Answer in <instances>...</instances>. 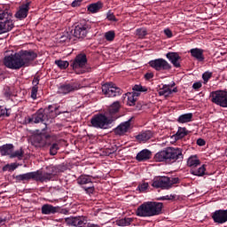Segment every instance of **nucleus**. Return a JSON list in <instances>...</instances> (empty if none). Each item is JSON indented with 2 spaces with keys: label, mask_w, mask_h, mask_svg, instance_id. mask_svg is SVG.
<instances>
[{
  "label": "nucleus",
  "mask_w": 227,
  "mask_h": 227,
  "mask_svg": "<svg viewBox=\"0 0 227 227\" xmlns=\"http://www.w3.org/2000/svg\"><path fill=\"white\" fill-rule=\"evenodd\" d=\"M131 95L136 98L139 97L141 95V93H139L137 91V92L133 91V92H131Z\"/></svg>",
  "instance_id": "nucleus-63"
},
{
  "label": "nucleus",
  "mask_w": 227,
  "mask_h": 227,
  "mask_svg": "<svg viewBox=\"0 0 227 227\" xmlns=\"http://www.w3.org/2000/svg\"><path fill=\"white\" fill-rule=\"evenodd\" d=\"M164 204L162 202L147 201L141 204L136 210L137 217H153L160 215Z\"/></svg>",
  "instance_id": "nucleus-3"
},
{
  "label": "nucleus",
  "mask_w": 227,
  "mask_h": 227,
  "mask_svg": "<svg viewBox=\"0 0 227 227\" xmlns=\"http://www.w3.org/2000/svg\"><path fill=\"white\" fill-rule=\"evenodd\" d=\"M121 108V105L120 104V101L114 102L108 108V113L112 116L111 118H114L113 116H114V114H117V113H120Z\"/></svg>",
  "instance_id": "nucleus-29"
},
{
  "label": "nucleus",
  "mask_w": 227,
  "mask_h": 227,
  "mask_svg": "<svg viewBox=\"0 0 227 227\" xmlns=\"http://www.w3.org/2000/svg\"><path fill=\"white\" fill-rule=\"evenodd\" d=\"M36 173L34 172H27L25 174H20L18 176H13L14 180L17 182V184H20V182H29L30 180L35 181Z\"/></svg>",
  "instance_id": "nucleus-17"
},
{
  "label": "nucleus",
  "mask_w": 227,
  "mask_h": 227,
  "mask_svg": "<svg viewBox=\"0 0 227 227\" xmlns=\"http://www.w3.org/2000/svg\"><path fill=\"white\" fill-rule=\"evenodd\" d=\"M197 145L198 146H205V145H207V142L203 138H199L197 140Z\"/></svg>",
  "instance_id": "nucleus-58"
},
{
  "label": "nucleus",
  "mask_w": 227,
  "mask_h": 227,
  "mask_svg": "<svg viewBox=\"0 0 227 227\" xmlns=\"http://www.w3.org/2000/svg\"><path fill=\"white\" fill-rule=\"evenodd\" d=\"M211 78H212V72L207 71L202 74L204 84H207Z\"/></svg>",
  "instance_id": "nucleus-45"
},
{
  "label": "nucleus",
  "mask_w": 227,
  "mask_h": 227,
  "mask_svg": "<svg viewBox=\"0 0 227 227\" xmlns=\"http://www.w3.org/2000/svg\"><path fill=\"white\" fill-rule=\"evenodd\" d=\"M145 79L146 81H150V79H153V73H146L145 74Z\"/></svg>",
  "instance_id": "nucleus-60"
},
{
  "label": "nucleus",
  "mask_w": 227,
  "mask_h": 227,
  "mask_svg": "<svg viewBox=\"0 0 227 227\" xmlns=\"http://www.w3.org/2000/svg\"><path fill=\"white\" fill-rule=\"evenodd\" d=\"M150 159H152V152L148 149L140 151L136 156L138 162H145V160H150Z\"/></svg>",
  "instance_id": "nucleus-21"
},
{
  "label": "nucleus",
  "mask_w": 227,
  "mask_h": 227,
  "mask_svg": "<svg viewBox=\"0 0 227 227\" xmlns=\"http://www.w3.org/2000/svg\"><path fill=\"white\" fill-rule=\"evenodd\" d=\"M66 223H67L69 226L86 227L88 225V217L86 216L69 217L66 219Z\"/></svg>",
  "instance_id": "nucleus-11"
},
{
  "label": "nucleus",
  "mask_w": 227,
  "mask_h": 227,
  "mask_svg": "<svg viewBox=\"0 0 227 227\" xmlns=\"http://www.w3.org/2000/svg\"><path fill=\"white\" fill-rule=\"evenodd\" d=\"M102 8H104V4L101 1H98L88 5V12L90 13H98Z\"/></svg>",
  "instance_id": "nucleus-26"
},
{
  "label": "nucleus",
  "mask_w": 227,
  "mask_h": 227,
  "mask_svg": "<svg viewBox=\"0 0 227 227\" xmlns=\"http://www.w3.org/2000/svg\"><path fill=\"white\" fill-rule=\"evenodd\" d=\"M82 189L85 191L88 196H91L92 194H95V186L93 184H90V186H82Z\"/></svg>",
  "instance_id": "nucleus-39"
},
{
  "label": "nucleus",
  "mask_w": 227,
  "mask_h": 227,
  "mask_svg": "<svg viewBox=\"0 0 227 227\" xmlns=\"http://www.w3.org/2000/svg\"><path fill=\"white\" fill-rule=\"evenodd\" d=\"M201 86H202L201 82H196L192 84L193 90H200Z\"/></svg>",
  "instance_id": "nucleus-59"
},
{
  "label": "nucleus",
  "mask_w": 227,
  "mask_h": 227,
  "mask_svg": "<svg viewBox=\"0 0 227 227\" xmlns=\"http://www.w3.org/2000/svg\"><path fill=\"white\" fill-rule=\"evenodd\" d=\"M31 5V2H27L20 6V9L15 13L16 19L19 20H24L27 17V13H29V6Z\"/></svg>",
  "instance_id": "nucleus-16"
},
{
  "label": "nucleus",
  "mask_w": 227,
  "mask_h": 227,
  "mask_svg": "<svg viewBox=\"0 0 227 227\" xmlns=\"http://www.w3.org/2000/svg\"><path fill=\"white\" fill-rule=\"evenodd\" d=\"M155 189H169V177L168 176H158L154 177L152 184Z\"/></svg>",
  "instance_id": "nucleus-12"
},
{
  "label": "nucleus",
  "mask_w": 227,
  "mask_h": 227,
  "mask_svg": "<svg viewBox=\"0 0 227 227\" xmlns=\"http://www.w3.org/2000/svg\"><path fill=\"white\" fill-rule=\"evenodd\" d=\"M44 136L45 135H37L34 137V143L35 146H40V147L45 146Z\"/></svg>",
  "instance_id": "nucleus-33"
},
{
  "label": "nucleus",
  "mask_w": 227,
  "mask_h": 227,
  "mask_svg": "<svg viewBox=\"0 0 227 227\" xmlns=\"http://www.w3.org/2000/svg\"><path fill=\"white\" fill-rule=\"evenodd\" d=\"M36 58L38 54L33 50H20L19 52L5 56L4 65L11 70H20L24 67H29Z\"/></svg>",
  "instance_id": "nucleus-1"
},
{
  "label": "nucleus",
  "mask_w": 227,
  "mask_h": 227,
  "mask_svg": "<svg viewBox=\"0 0 227 227\" xmlns=\"http://www.w3.org/2000/svg\"><path fill=\"white\" fill-rule=\"evenodd\" d=\"M166 58L168 59V60L170 61V63H172L175 68H180V67H182L179 62L180 59H182V57H180L178 52L169 51L166 54Z\"/></svg>",
  "instance_id": "nucleus-19"
},
{
  "label": "nucleus",
  "mask_w": 227,
  "mask_h": 227,
  "mask_svg": "<svg viewBox=\"0 0 227 227\" xmlns=\"http://www.w3.org/2000/svg\"><path fill=\"white\" fill-rule=\"evenodd\" d=\"M106 19L113 22H118V19H116V16H114V13L111 12V11L107 12Z\"/></svg>",
  "instance_id": "nucleus-49"
},
{
  "label": "nucleus",
  "mask_w": 227,
  "mask_h": 227,
  "mask_svg": "<svg viewBox=\"0 0 227 227\" xmlns=\"http://www.w3.org/2000/svg\"><path fill=\"white\" fill-rule=\"evenodd\" d=\"M41 210L43 215H51V214H56V212H58V207L51 204H44L43 205Z\"/></svg>",
  "instance_id": "nucleus-25"
},
{
  "label": "nucleus",
  "mask_w": 227,
  "mask_h": 227,
  "mask_svg": "<svg viewBox=\"0 0 227 227\" xmlns=\"http://www.w3.org/2000/svg\"><path fill=\"white\" fill-rule=\"evenodd\" d=\"M8 168L10 171H15V169H17V165H15V163H12L11 165H5L3 168V171H8Z\"/></svg>",
  "instance_id": "nucleus-50"
},
{
  "label": "nucleus",
  "mask_w": 227,
  "mask_h": 227,
  "mask_svg": "<svg viewBox=\"0 0 227 227\" xmlns=\"http://www.w3.org/2000/svg\"><path fill=\"white\" fill-rule=\"evenodd\" d=\"M212 219L216 224H224L227 223V209L215 210L212 214Z\"/></svg>",
  "instance_id": "nucleus-14"
},
{
  "label": "nucleus",
  "mask_w": 227,
  "mask_h": 227,
  "mask_svg": "<svg viewBox=\"0 0 227 227\" xmlns=\"http://www.w3.org/2000/svg\"><path fill=\"white\" fill-rule=\"evenodd\" d=\"M164 33H165V35H166V36H167L168 38H172V37H173V32H171V29L166 28V29L164 30Z\"/></svg>",
  "instance_id": "nucleus-57"
},
{
  "label": "nucleus",
  "mask_w": 227,
  "mask_h": 227,
  "mask_svg": "<svg viewBox=\"0 0 227 227\" xmlns=\"http://www.w3.org/2000/svg\"><path fill=\"white\" fill-rule=\"evenodd\" d=\"M160 96H164V97H169V95H171V87L168 84H165L162 86L160 91L159 92Z\"/></svg>",
  "instance_id": "nucleus-37"
},
{
  "label": "nucleus",
  "mask_w": 227,
  "mask_h": 227,
  "mask_svg": "<svg viewBox=\"0 0 227 227\" xmlns=\"http://www.w3.org/2000/svg\"><path fill=\"white\" fill-rule=\"evenodd\" d=\"M189 134V130L185 128L179 127L177 132L176 133V139H182Z\"/></svg>",
  "instance_id": "nucleus-35"
},
{
  "label": "nucleus",
  "mask_w": 227,
  "mask_h": 227,
  "mask_svg": "<svg viewBox=\"0 0 227 227\" xmlns=\"http://www.w3.org/2000/svg\"><path fill=\"white\" fill-rule=\"evenodd\" d=\"M59 150V145L58 143H53L50 145V155H58V151Z\"/></svg>",
  "instance_id": "nucleus-38"
},
{
  "label": "nucleus",
  "mask_w": 227,
  "mask_h": 227,
  "mask_svg": "<svg viewBox=\"0 0 227 227\" xmlns=\"http://www.w3.org/2000/svg\"><path fill=\"white\" fill-rule=\"evenodd\" d=\"M180 181V179L178 177H169V184H168V189H171V187H173V185H175V184H178V182Z\"/></svg>",
  "instance_id": "nucleus-51"
},
{
  "label": "nucleus",
  "mask_w": 227,
  "mask_h": 227,
  "mask_svg": "<svg viewBox=\"0 0 227 227\" xmlns=\"http://www.w3.org/2000/svg\"><path fill=\"white\" fill-rule=\"evenodd\" d=\"M191 175H193L194 176H205L207 175V168L206 165H202L199 168H192L190 170Z\"/></svg>",
  "instance_id": "nucleus-28"
},
{
  "label": "nucleus",
  "mask_w": 227,
  "mask_h": 227,
  "mask_svg": "<svg viewBox=\"0 0 227 227\" xmlns=\"http://www.w3.org/2000/svg\"><path fill=\"white\" fill-rule=\"evenodd\" d=\"M79 90V87L75 84L72 83H67L60 85L59 87L58 93H60L61 95H68V93H72L74 91H77Z\"/></svg>",
  "instance_id": "nucleus-18"
},
{
  "label": "nucleus",
  "mask_w": 227,
  "mask_h": 227,
  "mask_svg": "<svg viewBox=\"0 0 227 227\" xmlns=\"http://www.w3.org/2000/svg\"><path fill=\"white\" fill-rule=\"evenodd\" d=\"M130 121H132V119L121 123L114 129V134H115V136H125V134L130 130Z\"/></svg>",
  "instance_id": "nucleus-15"
},
{
  "label": "nucleus",
  "mask_w": 227,
  "mask_h": 227,
  "mask_svg": "<svg viewBox=\"0 0 227 227\" xmlns=\"http://www.w3.org/2000/svg\"><path fill=\"white\" fill-rule=\"evenodd\" d=\"M200 164H201V161L200 160V159H198V156L196 155L190 156L187 160V166H189V168H194L200 166Z\"/></svg>",
  "instance_id": "nucleus-30"
},
{
  "label": "nucleus",
  "mask_w": 227,
  "mask_h": 227,
  "mask_svg": "<svg viewBox=\"0 0 227 227\" xmlns=\"http://www.w3.org/2000/svg\"><path fill=\"white\" fill-rule=\"evenodd\" d=\"M25 123L29 124V123H35V117L32 115L31 117H26L25 118Z\"/></svg>",
  "instance_id": "nucleus-56"
},
{
  "label": "nucleus",
  "mask_w": 227,
  "mask_h": 227,
  "mask_svg": "<svg viewBox=\"0 0 227 227\" xmlns=\"http://www.w3.org/2000/svg\"><path fill=\"white\" fill-rule=\"evenodd\" d=\"M128 97V106H136V101L137 100V98H135L132 96V93L129 92L126 94Z\"/></svg>",
  "instance_id": "nucleus-41"
},
{
  "label": "nucleus",
  "mask_w": 227,
  "mask_h": 227,
  "mask_svg": "<svg viewBox=\"0 0 227 227\" xmlns=\"http://www.w3.org/2000/svg\"><path fill=\"white\" fill-rule=\"evenodd\" d=\"M33 87L38 88L40 84V75H35L32 81Z\"/></svg>",
  "instance_id": "nucleus-53"
},
{
  "label": "nucleus",
  "mask_w": 227,
  "mask_h": 227,
  "mask_svg": "<svg viewBox=\"0 0 227 227\" xmlns=\"http://www.w3.org/2000/svg\"><path fill=\"white\" fill-rule=\"evenodd\" d=\"M93 180H95V177L89 175H82L77 179V184L78 185H88V184H90V185H93Z\"/></svg>",
  "instance_id": "nucleus-24"
},
{
  "label": "nucleus",
  "mask_w": 227,
  "mask_h": 227,
  "mask_svg": "<svg viewBox=\"0 0 227 227\" xmlns=\"http://www.w3.org/2000/svg\"><path fill=\"white\" fill-rule=\"evenodd\" d=\"M177 121L178 123H189V121H192V113L180 115L177 119Z\"/></svg>",
  "instance_id": "nucleus-31"
},
{
  "label": "nucleus",
  "mask_w": 227,
  "mask_h": 227,
  "mask_svg": "<svg viewBox=\"0 0 227 227\" xmlns=\"http://www.w3.org/2000/svg\"><path fill=\"white\" fill-rule=\"evenodd\" d=\"M15 146L13 144H5L0 146V154L2 157L9 156L11 158L12 153L13 152Z\"/></svg>",
  "instance_id": "nucleus-22"
},
{
  "label": "nucleus",
  "mask_w": 227,
  "mask_h": 227,
  "mask_svg": "<svg viewBox=\"0 0 227 227\" xmlns=\"http://www.w3.org/2000/svg\"><path fill=\"white\" fill-rule=\"evenodd\" d=\"M91 29V26L88 24H79L74 27V36L75 38H86L88 31Z\"/></svg>",
  "instance_id": "nucleus-13"
},
{
  "label": "nucleus",
  "mask_w": 227,
  "mask_h": 227,
  "mask_svg": "<svg viewBox=\"0 0 227 227\" xmlns=\"http://www.w3.org/2000/svg\"><path fill=\"white\" fill-rule=\"evenodd\" d=\"M148 35V32L146 31V28H137V36L138 38H145Z\"/></svg>",
  "instance_id": "nucleus-44"
},
{
  "label": "nucleus",
  "mask_w": 227,
  "mask_h": 227,
  "mask_svg": "<svg viewBox=\"0 0 227 227\" xmlns=\"http://www.w3.org/2000/svg\"><path fill=\"white\" fill-rule=\"evenodd\" d=\"M82 3V0H74L73 1V3L71 4V6L73 8H77V6H81V4Z\"/></svg>",
  "instance_id": "nucleus-55"
},
{
  "label": "nucleus",
  "mask_w": 227,
  "mask_h": 227,
  "mask_svg": "<svg viewBox=\"0 0 227 227\" xmlns=\"http://www.w3.org/2000/svg\"><path fill=\"white\" fill-rule=\"evenodd\" d=\"M52 137L49 135H44V146H51L52 145Z\"/></svg>",
  "instance_id": "nucleus-48"
},
{
  "label": "nucleus",
  "mask_w": 227,
  "mask_h": 227,
  "mask_svg": "<svg viewBox=\"0 0 227 227\" xmlns=\"http://www.w3.org/2000/svg\"><path fill=\"white\" fill-rule=\"evenodd\" d=\"M153 137V133L151 130H146L136 137V139L137 141H143L144 143H146L149 139H152Z\"/></svg>",
  "instance_id": "nucleus-27"
},
{
  "label": "nucleus",
  "mask_w": 227,
  "mask_h": 227,
  "mask_svg": "<svg viewBox=\"0 0 227 227\" xmlns=\"http://www.w3.org/2000/svg\"><path fill=\"white\" fill-rule=\"evenodd\" d=\"M211 102L220 106V107H227V91L216 90L210 93Z\"/></svg>",
  "instance_id": "nucleus-7"
},
{
  "label": "nucleus",
  "mask_w": 227,
  "mask_h": 227,
  "mask_svg": "<svg viewBox=\"0 0 227 227\" xmlns=\"http://www.w3.org/2000/svg\"><path fill=\"white\" fill-rule=\"evenodd\" d=\"M23 158H24V150L22 149V147H20V150L11 153L10 159H18L19 160H22Z\"/></svg>",
  "instance_id": "nucleus-34"
},
{
  "label": "nucleus",
  "mask_w": 227,
  "mask_h": 227,
  "mask_svg": "<svg viewBox=\"0 0 227 227\" xmlns=\"http://www.w3.org/2000/svg\"><path fill=\"white\" fill-rule=\"evenodd\" d=\"M102 92L106 97L108 98H114V97H120L121 93H123V90L120 89L119 87L114 86V83H105L102 85Z\"/></svg>",
  "instance_id": "nucleus-8"
},
{
  "label": "nucleus",
  "mask_w": 227,
  "mask_h": 227,
  "mask_svg": "<svg viewBox=\"0 0 227 227\" xmlns=\"http://www.w3.org/2000/svg\"><path fill=\"white\" fill-rule=\"evenodd\" d=\"M55 65H57L60 70H67V68H68L70 66V63L67 60L59 59L55 60Z\"/></svg>",
  "instance_id": "nucleus-36"
},
{
  "label": "nucleus",
  "mask_w": 227,
  "mask_h": 227,
  "mask_svg": "<svg viewBox=\"0 0 227 227\" xmlns=\"http://www.w3.org/2000/svg\"><path fill=\"white\" fill-rule=\"evenodd\" d=\"M12 14L10 11H0V35L12 31V27H15L13 24Z\"/></svg>",
  "instance_id": "nucleus-5"
},
{
  "label": "nucleus",
  "mask_w": 227,
  "mask_h": 227,
  "mask_svg": "<svg viewBox=\"0 0 227 227\" xmlns=\"http://www.w3.org/2000/svg\"><path fill=\"white\" fill-rule=\"evenodd\" d=\"M115 36H116V34L113 30H110L105 34V38L107 42H113Z\"/></svg>",
  "instance_id": "nucleus-42"
},
{
  "label": "nucleus",
  "mask_w": 227,
  "mask_h": 227,
  "mask_svg": "<svg viewBox=\"0 0 227 227\" xmlns=\"http://www.w3.org/2000/svg\"><path fill=\"white\" fill-rule=\"evenodd\" d=\"M132 90H133V91H137L139 93H145L146 91H148V88L143 87L141 84L134 85Z\"/></svg>",
  "instance_id": "nucleus-40"
},
{
  "label": "nucleus",
  "mask_w": 227,
  "mask_h": 227,
  "mask_svg": "<svg viewBox=\"0 0 227 227\" xmlns=\"http://www.w3.org/2000/svg\"><path fill=\"white\" fill-rule=\"evenodd\" d=\"M133 221H134L133 218H129V217L121 218L116 221V225L122 226V227L130 226Z\"/></svg>",
  "instance_id": "nucleus-32"
},
{
  "label": "nucleus",
  "mask_w": 227,
  "mask_h": 227,
  "mask_svg": "<svg viewBox=\"0 0 227 227\" xmlns=\"http://www.w3.org/2000/svg\"><path fill=\"white\" fill-rule=\"evenodd\" d=\"M203 52H205V51L200 48H193L190 50L192 58H194L197 61H205V55H203Z\"/></svg>",
  "instance_id": "nucleus-23"
},
{
  "label": "nucleus",
  "mask_w": 227,
  "mask_h": 227,
  "mask_svg": "<svg viewBox=\"0 0 227 227\" xmlns=\"http://www.w3.org/2000/svg\"><path fill=\"white\" fill-rule=\"evenodd\" d=\"M38 94V87H32L31 89V98L36 100V95Z\"/></svg>",
  "instance_id": "nucleus-52"
},
{
  "label": "nucleus",
  "mask_w": 227,
  "mask_h": 227,
  "mask_svg": "<svg viewBox=\"0 0 227 227\" xmlns=\"http://www.w3.org/2000/svg\"><path fill=\"white\" fill-rule=\"evenodd\" d=\"M46 169H47L46 173L48 175H51V178H54V176H56V173H57L56 167L50 166V167L46 168Z\"/></svg>",
  "instance_id": "nucleus-46"
},
{
  "label": "nucleus",
  "mask_w": 227,
  "mask_h": 227,
  "mask_svg": "<svg viewBox=\"0 0 227 227\" xmlns=\"http://www.w3.org/2000/svg\"><path fill=\"white\" fill-rule=\"evenodd\" d=\"M149 66L157 72H160V70H171V65L164 59L151 60L149 61Z\"/></svg>",
  "instance_id": "nucleus-9"
},
{
  "label": "nucleus",
  "mask_w": 227,
  "mask_h": 227,
  "mask_svg": "<svg viewBox=\"0 0 227 227\" xmlns=\"http://www.w3.org/2000/svg\"><path fill=\"white\" fill-rule=\"evenodd\" d=\"M87 64L88 57L85 53H80L71 61L70 67H72L73 70H77L79 68H84Z\"/></svg>",
  "instance_id": "nucleus-10"
},
{
  "label": "nucleus",
  "mask_w": 227,
  "mask_h": 227,
  "mask_svg": "<svg viewBox=\"0 0 227 227\" xmlns=\"http://www.w3.org/2000/svg\"><path fill=\"white\" fill-rule=\"evenodd\" d=\"M175 199V195H167L165 196V200H171Z\"/></svg>",
  "instance_id": "nucleus-62"
},
{
  "label": "nucleus",
  "mask_w": 227,
  "mask_h": 227,
  "mask_svg": "<svg viewBox=\"0 0 227 227\" xmlns=\"http://www.w3.org/2000/svg\"><path fill=\"white\" fill-rule=\"evenodd\" d=\"M6 223V218L0 217V226H3Z\"/></svg>",
  "instance_id": "nucleus-64"
},
{
  "label": "nucleus",
  "mask_w": 227,
  "mask_h": 227,
  "mask_svg": "<svg viewBox=\"0 0 227 227\" xmlns=\"http://www.w3.org/2000/svg\"><path fill=\"white\" fill-rule=\"evenodd\" d=\"M54 111L52 109V105H50L47 109H39L34 116V123H43L45 125V128L43 130H45L47 129V125L51 123V119H49V116H47V113H52Z\"/></svg>",
  "instance_id": "nucleus-6"
},
{
  "label": "nucleus",
  "mask_w": 227,
  "mask_h": 227,
  "mask_svg": "<svg viewBox=\"0 0 227 227\" xmlns=\"http://www.w3.org/2000/svg\"><path fill=\"white\" fill-rule=\"evenodd\" d=\"M3 116H10V113H8V109L6 108H0V118H3Z\"/></svg>",
  "instance_id": "nucleus-54"
},
{
  "label": "nucleus",
  "mask_w": 227,
  "mask_h": 227,
  "mask_svg": "<svg viewBox=\"0 0 227 227\" xmlns=\"http://www.w3.org/2000/svg\"><path fill=\"white\" fill-rule=\"evenodd\" d=\"M51 180H52V174H48L46 171H35V182L43 184V182H51Z\"/></svg>",
  "instance_id": "nucleus-20"
},
{
  "label": "nucleus",
  "mask_w": 227,
  "mask_h": 227,
  "mask_svg": "<svg viewBox=\"0 0 227 227\" xmlns=\"http://www.w3.org/2000/svg\"><path fill=\"white\" fill-rule=\"evenodd\" d=\"M118 150L117 147H113L112 149H107L108 155H112V153H115V152Z\"/></svg>",
  "instance_id": "nucleus-61"
},
{
  "label": "nucleus",
  "mask_w": 227,
  "mask_h": 227,
  "mask_svg": "<svg viewBox=\"0 0 227 227\" xmlns=\"http://www.w3.org/2000/svg\"><path fill=\"white\" fill-rule=\"evenodd\" d=\"M3 93H4V97H5L7 100H10L12 95V89L9 86H6L4 88Z\"/></svg>",
  "instance_id": "nucleus-43"
},
{
  "label": "nucleus",
  "mask_w": 227,
  "mask_h": 227,
  "mask_svg": "<svg viewBox=\"0 0 227 227\" xmlns=\"http://www.w3.org/2000/svg\"><path fill=\"white\" fill-rule=\"evenodd\" d=\"M114 120H118V116L109 118L104 114H98L92 116L90 123L94 129H107Z\"/></svg>",
  "instance_id": "nucleus-4"
},
{
  "label": "nucleus",
  "mask_w": 227,
  "mask_h": 227,
  "mask_svg": "<svg viewBox=\"0 0 227 227\" xmlns=\"http://www.w3.org/2000/svg\"><path fill=\"white\" fill-rule=\"evenodd\" d=\"M183 152L182 148L167 147L154 155V160L155 162H165L166 164L182 162L184 160Z\"/></svg>",
  "instance_id": "nucleus-2"
},
{
  "label": "nucleus",
  "mask_w": 227,
  "mask_h": 227,
  "mask_svg": "<svg viewBox=\"0 0 227 227\" xmlns=\"http://www.w3.org/2000/svg\"><path fill=\"white\" fill-rule=\"evenodd\" d=\"M148 187V183H143L141 184H138L137 191H139L140 192H145V191H146Z\"/></svg>",
  "instance_id": "nucleus-47"
}]
</instances>
